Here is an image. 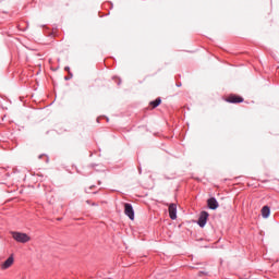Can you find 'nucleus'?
Wrapping results in <instances>:
<instances>
[{
  "mask_svg": "<svg viewBox=\"0 0 279 279\" xmlns=\"http://www.w3.org/2000/svg\"><path fill=\"white\" fill-rule=\"evenodd\" d=\"M160 104H161V98H157L156 100H153L150 102V107H153V109H155V108L159 107Z\"/></svg>",
  "mask_w": 279,
  "mask_h": 279,
  "instance_id": "9",
  "label": "nucleus"
},
{
  "mask_svg": "<svg viewBox=\"0 0 279 279\" xmlns=\"http://www.w3.org/2000/svg\"><path fill=\"white\" fill-rule=\"evenodd\" d=\"M270 214H271V210L269 209V206H264L262 208V216L264 219H267Z\"/></svg>",
  "mask_w": 279,
  "mask_h": 279,
  "instance_id": "8",
  "label": "nucleus"
},
{
  "mask_svg": "<svg viewBox=\"0 0 279 279\" xmlns=\"http://www.w3.org/2000/svg\"><path fill=\"white\" fill-rule=\"evenodd\" d=\"M124 213L125 215L129 216V219H131L132 221H134L135 219V213H134V209H133V206L129 203H125L124 204Z\"/></svg>",
  "mask_w": 279,
  "mask_h": 279,
  "instance_id": "4",
  "label": "nucleus"
},
{
  "mask_svg": "<svg viewBox=\"0 0 279 279\" xmlns=\"http://www.w3.org/2000/svg\"><path fill=\"white\" fill-rule=\"evenodd\" d=\"M208 208L215 210L219 207V203L215 197H211L207 201Z\"/></svg>",
  "mask_w": 279,
  "mask_h": 279,
  "instance_id": "7",
  "label": "nucleus"
},
{
  "mask_svg": "<svg viewBox=\"0 0 279 279\" xmlns=\"http://www.w3.org/2000/svg\"><path fill=\"white\" fill-rule=\"evenodd\" d=\"M169 218L172 220L177 219V204H169L168 206Z\"/></svg>",
  "mask_w": 279,
  "mask_h": 279,
  "instance_id": "5",
  "label": "nucleus"
},
{
  "mask_svg": "<svg viewBox=\"0 0 279 279\" xmlns=\"http://www.w3.org/2000/svg\"><path fill=\"white\" fill-rule=\"evenodd\" d=\"M208 217H209V214L207 211L201 213L198 220H197V225L199 226V228H205V226L208 221Z\"/></svg>",
  "mask_w": 279,
  "mask_h": 279,
  "instance_id": "3",
  "label": "nucleus"
},
{
  "mask_svg": "<svg viewBox=\"0 0 279 279\" xmlns=\"http://www.w3.org/2000/svg\"><path fill=\"white\" fill-rule=\"evenodd\" d=\"M12 238L14 239L15 242L21 243V244H26L32 241V238L27 235V233H22V232H12Z\"/></svg>",
  "mask_w": 279,
  "mask_h": 279,
  "instance_id": "1",
  "label": "nucleus"
},
{
  "mask_svg": "<svg viewBox=\"0 0 279 279\" xmlns=\"http://www.w3.org/2000/svg\"><path fill=\"white\" fill-rule=\"evenodd\" d=\"M14 265V257L10 256L5 262L1 264V270H8Z\"/></svg>",
  "mask_w": 279,
  "mask_h": 279,
  "instance_id": "6",
  "label": "nucleus"
},
{
  "mask_svg": "<svg viewBox=\"0 0 279 279\" xmlns=\"http://www.w3.org/2000/svg\"><path fill=\"white\" fill-rule=\"evenodd\" d=\"M226 101L229 104H242L244 102V98H242V96H238V94H230L227 96Z\"/></svg>",
  "mask_w": 279,
  "mask_h": 279,
  "instance_id": "2",
  "label": "nucleus"
}]
</instances>
